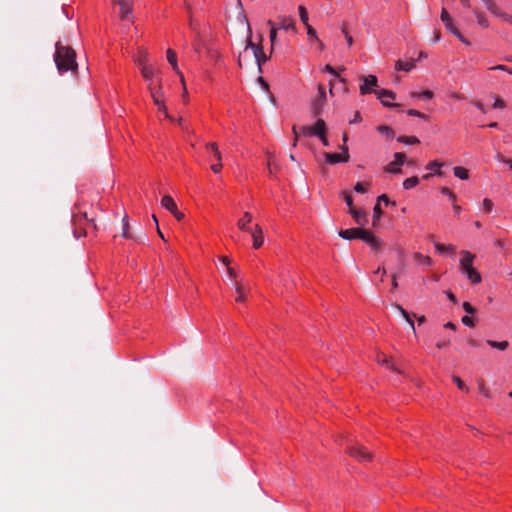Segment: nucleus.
Returning a JSON list of instances; mask_svg holds the SVG:
<instances>
[{
	"instance_id": "1",
	"label": "nucleus",
	"mask_w": 512,
	"mask_h": 512,
	"mask_svg": "<svg viewBox=\"0 0 512 512\" xmlns=\"http://www.w3.org/2000/svg\"><path fill=\"white\" fill-rule=\"evenodd\" d=\"M54 61L60 73L67 71H76L78 68L76 62V53L70 46L63 45L60 41L55 45Z\"/></svg>"
},
{
	"instance_id": "2",
	"label": "nucleus",
	"mask_w": 512,
	"mask_h": 512,
	"mask_svg": "<svg viewBox=\"0 0 512 512\" xmlns=\"http://www.w3.org/2000/svg\"><path fill=\"white\" fill-rule=\"evenodd\" d=\"M251 49L253 51V55L258 66V71L262 72V65L268 61V57L263 51V47L261 45L254 44L249 36L247 39V44L245 46V50Z\"/></svg>"
},
{
	"instance_id": "3",
	"label": "nucleus",
	"mask_w": 512,
	"mask_h": 512,
	"mask_svg": "<svg viewBox=\"0 0 512 512\" xmlns=\"http://www.w3.org/2000/svg\"><path fill=\"white\" fill-rule=\"evenodd\" d=\"M347 453L359 462H369L372 459L371 452L359 443L349 446Z\"/></svg>"
},
{
	"instance_id": "4",
	"label": "nucleus",
	"mask_w": 512,
	"mask_h": 512,
	"mask_svg": "<svg viewBox=\"0 0 512 512\" xmlns=\"http://www.w3.org/2000/svg\"><path fill=\"white\" fill-rule=\"evenodd\" d=\"M325 102H326L325 89L322 85H319L318 86V96L312 104V111H313L314 116H319L321 114Z\"/></svg>"
},
{
	"instance_id": "5",
	"label": "nucleus",
	"mask_w": 512,
	"mask_h": 512,
	"mask_svg": "<svg viewBox=\"0 0 512 512\" xmlns=\"http://www.w3.org/2000/svg\"><path fill=\"white\" fill-rule=\"evenodd\" d=\"M367 230L363 228H349L340 230L338 235L345 240L361 239L365 236Z\"/></svg>"
},
{
	"instance_id": "6",
	"label": "nucleus",
	"mask_w": 512,
	"mask_h": 512,
	"mask_svg": "<svg viewBox=\"0 0 512 512\" xmlns=\"http://www.w3.org/2000/svg\"><path fill=\"white\" fill-rule=\"evenodd\" d=\"M363 84L360 85V94L365 95L368 93H374V87L378 85V79L375 75L363 76Z\"/></svg>"
},
{
	"instance_id": "7",
	"label": "nucleus",
	"mask_w": 512,
	"mask_h": 512,
	"mask_svg": "<svg viewBox=\"0 0 512 512\" xmlns=\"http://www.w3.org/2000/svg\"><path fill=\"white\" fill-rule=\"evenodd\" d=\"M375 95L377 96L378 99L381 100L382 104L386 107H399L400 104L398 103H390L386 100H389L390 99H395L396 98V94L391 91V90H387V89H379V90H376L374 91Z\"/></svg>"
},
{
	"instance_id": "8",
	"label": "nucleus",
	"mask_w": 512,
	"mask_h": 512,
	"mask_svg": "<svg viewBox=\"0 0 512 512\" xmlns=\"http://www.w3.org/2000/svg\"><path fill=\"white\" fill-rule=\"evenodd\" d=\"M206 148L213 152V155L217 161V163L211 165V170L214 173H219L223 167L222 165V156L218 149V145L215 142L206 144Z\"/></svg>"
},
{
	"instance_id": "9",
	"label": "nucleus",
	"mask_w": 512,
	"mask_h": 512,
	"mask_svg": "<svg viewBox=\"0 0 512 512\" xmlns=\"http://www.w3.org/2000/svg\"><path fill=\"white\" fill-rule=\"evenodd\" d=\"M120 7V18L121 20L128 21L132 15V5L129 0H113Z\"/></svg>"
},
{
	"instance_id": "10",
	"label": "nucleus",
	"mask_w": 512,
	"mask_h": 512,
	"mask_svg": "<svg viewBox=\"0 0 512 512\" xmlns=\"http://www.w3.org/2000/svg\"><path fill=\"white\" fill-rule=\"evenodd\" d=\"M405 159V154L400 152L395 153L394 161H392L385 167V171L389 173H401L402 170L400 168H395V166L402 165L405 162Z\"/></svg>"
},
{
	"instance_id": "11",
	"label": "nucleus",
	"mask_w": 512,
	"mask_h": 512,
	"mask_svg": "<svg viewBox=\"0 0 512 512\" xmlns=\"http://www.w3.org/2000/svg\"><path fill=\"white\" fill-rule=\"evenodd\" d=\"M138 65L141 68V73L143 77L150 81L154 77V75L157 73V70H155L152 66L146 65V55L143 56V58H140L137 60Z\"/></svg>"
},
{
	"instance_id": "12",
	"label": "nucleus",
	"mask_w": 512,
	"mask_h": 512,
	"mask_svg": "<svg viewBox=\"0 0 512 512\" xmlns=\"http://www.w3.org/2000/svg\"><path fill=\"white\" fill-rule=\"evenodd\" d=\"M324 157L327 163L336 164L340 162H347L350 158L349 153L346 154H338V153H329L325 152Z\"/></svg>"
},
{
	"instance_id": "13",
	"label": "nucleus",
	"mask_w": 512,
	"mask_h": 512,
	"mask_svg": "<svg viewBox=\"0 0 512 512\" xmlns=\"http://www.w3.org/2000/svg\"><path fill=\"white\" fill-rule=\"evenodd\" d=\"M249 233L251 234L253 239V247L255 249L260 248L264 242L262 228L258 224H256L254 230L251 229V232Z\"/></svg>"
},
{
	"instance_id": "14",
	"label": "nucleus",
	"mask_w": 512,
	"mask_h": 512,
	"mask_svg": "<svg viewBox=\"0 0 512 512\" xmlns=\"http://www.w3.org/2000/svg\"><path fill=\"white\" fill-rule=\"evenodd\" d=\"M363 241L366 242L372 250L379 251L382 247V242L378 239L373 233L367 230L365 236L363 237Z\"/></svg>"
},
{
	"instance_id": "15",
	"label": "nucleus",
	"mask_w": 512,
	"mask_h": 512,
	"mask_svg": "<svg viewBox=\"0 0 512 512\" xmlns=\"http://www.w3.org/2000/svg\"><path fill=\"white\" fill-rule=\"evenodd\" d=\"M349 213L351 214L354 221L360 226H365L366 223L368 222L367 214L363 210L351 208V210H349Z\"/></svg>"
},
{
	"instance_id": "16",
	"label": "nucleus",
	"mask_w": 512,
	"mask_h": 512,
	"mask_svg": "<svg viewBox=\"0 0 512 512\" xmlns=\"http://www.w3.org/2000/svg\"><path fill=\"white\" fill-rule=\"evenodd\" d=\"M462 258L460 260L461 269L463 272L466 270L473 268V260L475 258V255L470 253L469 251H462Z\"/></svg>"
},
{
	"instance_id": "17",
	"label": "nucleus",
	"mask_w": 512,
	"mask_h": 512,
	"mask_svg": "<svg viewBox=\"0 0 512 512\" xmlns=\"http://www.w3.org/2000/svg\"><path fill=\"white\" fill-rule=\"evenodd\" d=\"M167 60L171 64L177 75L180 77L181 82L184 83V75L178 69L176 53L172 49L167 50Z\"/></svg>"
},
{
	"instance_id": "18",
	"label": "nucleus",
	"mask_w": 512,
	"mask_h": 512,
	"mask_svg": "<svg viewBox=\"0 0 512 512\" xmlns=\"http://www.w3.org/2000/svg\"><path fill=\"white\" fill-rule=\"evenodd\" d=\"M277 19H278V23H276V26L278 25V27L280 29H283V30H289V29L295 30V22H294V20L291 17L279 16Z\"/></svg>"
},
{
	"instance_id": "19",
	"label": "nucleus",
	"mask_w": 512,
	"mask_h": 512,
	"mask_svg": "<svg viewBox=\"0 0 512 512\" xmlns=\"http://www.w3.org/2000/svg\"><path fill=\"white\" fill-rule=\"evenodd\" d=\"M252 221V215L249 212H245L243 217L238 220L237 226L240 230L245 232H251V229L249 228V224Z\"/></svg>"
},
{
	"instance_id": "20",
	"label": "nucleus",
	"mask_w": 512,
	"mask_h": 512,
	"mask_svg": "<svg viewBox=\"0 0 512 512\" xmlns=\"http://www.w3.org/2000/svg\"><path fill=\"white\" fill-rule=\"evenodd\" d=\"M311 127V136H320L326 133V124L324 120L318 119L314 126Z\"/></svg>"
},
{
	"instance_id": "21",
	"label": "nucleus",
	"mask_w": 512,
	"mask_h": 512,
	"mask_svg": "<svg viewBox=\"0 0 512 512\" xmlns=\"http://www.w3.org/2000/svg\"><path fill=\"white\" fill-rule=\"evenodd\" d=\"M394 308L401 313V315L405 318L406 322L410 325L411 329L413 330V333L416 334L414 321L411 315L402 306L398 304H395Z\"/></svg>"
},
{
	"instance_id": "22",
	"label": "nucleus",
	"mask_w": 512,
	"mask_h": 512,
	"mask_svg": "<svg viewBox=\"0 0 512 512\" xmlns=\"http://www.w3.org/2000/svg\"><path fill=\"white\" fill-rule=\"evenodd\" d=\"M161 205L170 212H176L177 205L173 198L169 195H165L162 198Z\"/></svg>"
},
{
	"instance_id": "23",
	"label": "nucleus",
	"mask_w": 512,
	"mask_h": 512,
	"mask_svg": "<svg viewBox=\"0 0 512 512\" xmlns=\"http://www.w3.org/2000/svg\"><path fill=\"white\" fill-rule=\"evenodd\" d=\"M464 273L467 275L468 279L474 284L480 283L482 280L480 273L474 268H470L466 270Z\"/></svg>"
},
{
	"instance_id": "24",
	"label": "nucleus",
	"mask_w": 512,
	"mask_h": 512,
	"mask_svg": "<svg viewBox=\"0 0 512 512\" xmlns=\"http://www.w3.org/2000/svg\"><path fill=\"white\" fill-rule=\"evenodd\" d=\"M414 66H415V62L413 60L408 61V62H404V61L398 60L396 62V64H395V69L408 72L411 69H413Z\"/></svg>"
},
{
	"instance_id": "25",
	"label": "nucleus",
	"mask_w": 512,
	"mask_h": 512,
	"mask_svg": "<svg viewBox=\"0 0 512 512\" xmlns=\"http://www.w3.org/2000/svg\"><path fill=\"white\" fill-rule=\"evenodd\" d=\"M149 89H150V91H151V95H152V98H153V100H154L155 105H158V106H159V110L163 111V112L165 113V116H166L167 118H169V119L173 120V119L169 116V114H168V112H167V110H166L165 105L161 103V101H160L159 97L156 95V92L153 90V88H152L150 85H149Z\"/></svg>"
},
{
	"instance_id": "26",
	"label": "nucleus",
	"mask_w": 512,
	"mask_h": 512,
	"mask_svg": "<svg viewBox=\"0 0 512 512\" xmlns=\"http://www.w3.org/2000/svg\"><path fill=\"white\" fill-rule=\"evenodd\" d=\"M487 344L490 347L501 350V351H504L509 347V342L506 340L500 341V342L494 341V340H487Z\"/></svg>"
},
{
	"instance_id": "27",
	"label": "nucleus",
	"mask_w": 512,
	"mask_h": 512,
	"mask_svg": "<svg viewBox=\"0 0 512 512\" xmlns=\"http://www.w3.org/2000/svg\"><path fill=\"white\" fill-rule=\"evenodd\" d=\"M237 6H238V7H239V9H240V12H239V16H238V18H239V20H240L242 23H244V24H246V25H247L248 32H249V34L251 35V28H250V25H249V23H248V18H247V16H246V14L244 13L243 5H242L241 0H237Z\"/></svg>"
},
{
	"instance_id": "28",
	"label": "nucleus",
	"mask_w": 512,
	"mask_h": 512,
	"mask_svg": "<svg viewBox=\"0 0 512 512\" xmlns=\"http://www.w3.org/2000/svg\"><path fill=\"white\" fill-rule=\"evenodd\" d=\"M122 222H123V229H122V236L126 239H133V235L130 233L129 231V219H128V216L125 215L122 219Z\"/></svg>"
},
{
	"instance_id": "29",
	"label": "nucleus",
	"mask_w": 512,
	"mask_h": 512,
	"mask_svg": "<svg viewBox=\"0 0 512 512\" xmlns=\"http://www.w3.org/2000/svg\"><path fill=\"white\" fill-rule=\"evenodd\" d=\"M454 175L462 180H466L469 177V172L466 168L457 166L453 169Z\"/></svg>"
},
{
	"instance_id": "30",
	"label": "nucleus",
	"mask_w": 512,
	"mask_h": 512,
	"mask_svg": "<svg viewBox=\"0 0 512 512\" xmlns=\"http://www.w3.org/2000/svg\"><path fill=\"white\" fill-rule=\"evenodd\" d=\"M382 209L380 207V204L379 203H376V205L374 206L373 208V222H372V225L373 227H376L381 216H382Z\"/></svg>"
},
{
	"instance_id": "31",
	"label": "nucleus",
	"mask_w": 512,
	"mask_h": 512,
	"mask_svg": "<svg viewBox=\"0 0 512 512\" xmlns=\"http://www.w3.org/2000/svg\"><path fill=\"white\" fill-rule=\"evenodd\" d=\"M486 8L495 16L500 14V9L493 0H482Z\"/></svg>"
},
{
	"instance_id": "32",
	"label": "nucleus",
	"mask_w": 512,
	"mask_h": 512,
	"mask_svg": "<svg viewBox=\"0 0 512 512\" xmlns=\"http://www.w3.org/2000/svg\"><path fill=\"white\" fill-rule=\"evenodd\" d=\"M474 14L476 16L477 23L480 26H482L483 28H487L489 26L488 20L486 19L485 15L482 12L475 10Z\"/></svg>"
},
{
	"instance_id": "33",
	"label": "nucleus",
	"mask_w": 512,
	"mask_h": 512,
	"mask_svg": "<svg viewBox=\"0 0 512 512\" xmlns=\"http://www.w3.org/2000/svg\"><path fill=\"white\" fill-rule=\"evenodd\" d=\"M414 258L418 263L430 266L432 264V259L429 256L422 255L420 253H415Z\"/></svg>"
},
{
	"instance_id": "34",
	"label": "nucleus",
	"mask_w": 512,
	"mask_h": 512,
	"mask_svg": "<svg viewBox=\"0 0 512 512\" xmlns=\"http://www.w3.org/2000/svg\"><path fill=\"white\" fill-rule=\"evenodd\" d=\"M418 183H419L418 177L412 176V177H409L404 180L403 187L405 189H411V188L415 187Z\"/></svg>"
},
{
	"instance_id": "35",
	"label": "nucleus",
	"mask_w": 512,
	"mask_h": 512,
	"mask_svg": "<svg viewBox=\"0 0 512 512\" xmlns=\"http://www.w3.org/2000/svg\"><path fill=\"white\" fill-rule=\"evenodd\" d=\"M397 140L401 143L411 144V145L418 144L420 142L419 139L414 136H400Z\"/></svg>"
},
{
	"instance_id": "36",
	"label": "nucleus",
	"mask_w": 512,
	"mask_h": 512,
	"mask_svg": "<svg viewBox=\"0 0 512 512\" xmlns=\"http://www.w3.org/2000/svg\"><path fill=\"white\" fill-rule=\"evenodd\" d=\"M235 290L238 294L236 301L243 302L245 300L244 288L239 282H235Z\"/></svg>"
},
{
	"instance_id": "37",
	"label": "nucleus",
	"mask_w": 512,
	"mask_h": 512,
	"mask_svg": "<svg viewBox=\"0 0 512 512\" xmlns=\"http://www.w3.org/2000/svg\"><path fill=\"white\" fill-rule=\"evenodd\" d=\"M441 166L442 164L439 163L438 161H432L426 166V168L428 170L434 171L437 175H442V172L440 170Z\"/></svg>"
},
{
	"instance_id": "38",
	"label": "nucleus",
	"mask_w": 512,
	"mask_h": 512,
	"mask_svg": "<svg viewBox=\"0 0 512 512\" xmlns=\"http://www.w3.org/2000/svg\"><path fill=\"white\" fill-rule=\"evenodd\" d=\"M268 25L271 27V30H270V41L272 43V45L274 44L275 40H276V37H277V27H276V23L272 20H269L268 21Z\"/></svg>"
},
{
	"instance_id": "39",
	"label": "nucleus",
	"mask_w": 512,
	"mask_h": 512,
	"mask_svg": "<svg viewBox=\"0 0 512 512\" xmlns=\"http://www.w3.org/2000/svg\"><path fill=\"white\" fill-rule=\"evenodd\" d=\"M298 11H299V17H300V20L301 22L304 24V25H307L308 24V12L306 10V8L302 5H300L298 7Z\"/></svg>"
},
{
	"instance_id": "40",
	"label": "nucleus",
	"mask_w": 512,
	"mask_h": 512,
	"mask_svg": "<svg viewBox=\"0 0 512 512\" xmlns=\"http://www.w3.org/2000/svg\"><path fill=\"white\" fill-rule=\"evenodd\" d=\"M436 251L443 253L445 251L454 252L455 248L452 245H444L441 243H435L434 244Z\"/></svg>"
},
{
	"instance_id": "41",
	"label": "nucleus",
	"mask_w": 512,
	"mask_h": 512,
	"mask_svg": "<svg viewBox=\"0 0 512 512\" xmlns=\"http://www.w3.org/2000/svg\"><path fill=\"white\" fill-rule=\"evenodd\" d=\"M452 380L454 381V383L457 385V387L462 390V391H465V392H468L469 389L467 387V385L461 380L460 377L456 376V375H453L452 376Z\"/></svg>"
},
{
	"instance_id": "42",
	"label": "nucleus",
	"mask_w": 512,
	"mask_h": 512,
	"mask_svg": "<svg viewBox=\"0 0 512 512\" xmlns=\"http://www.w3.org/2000/svg\"><path fill=\"white\" fill-rule=\"evenodd\" d=\"M446 29L450 31L453 35H455L458 39H462V34L458 31V29L454 26L453 21L449 22L445 25Z\"/></svg>"
},
{
	"instance_id": "43",
	"label": "nucleus",
	"mask_w": 512,
	"mask_h": 512,
	"mask_svg": "<svg viewBox=\"0 0 512 512\" xmlns=\"http://www.w3.org/2000/svg\"><path fill=\"white\" fill-rule=\"evenodd\" d=\"M377 130H378L381 134H384V135H386V136H388V137H393V136H394V132H393V130H392L390 127L386 126V125L378 126V127H377Z\"/></svg>"
},
{
	"instance_id": "44",
	"label": "nucleus",
	"mask_w": 512,
	"mask_h": 512,
	"mask_svg": "<svg viewBox=\"0 0 512 512\" xmlns=\"http://www.w3.org/2000/svg\"><path fill=\"white\" fill-rule=\"evenodd\" d=\"M441 20L442 22H444L445 25L448 24L449 22H452V18L445 8H442L441 10Z\"/></svg>"
},
{
	"instance_id": "45",
	"label": "nucleus",
	"mask_w": 512,
	"mask_h": 512,
	"mask_svg": "<svg viewBox=\"0 0 512 512\" xmlns=\"http://www.w3.org/2000/svg\"><path fill=\"white\" fill-rule=\"evenodd\" d=\"M343 199L346 202L347 206L351 209L353 207V198L349 192L342 193Z\"/></svg>"
},
{
	"instance_id": "46",
	"label": "nucleus",
	"mask_w": 512,
	"mask_h": 512,
	"mask_svg": "<svg viewBox=\"0 0 512 512\" xmlns=\"http://www.w3.org/2000/svg\"><path fill=\"white\" fill-rule=\"evenodd\" d=\"M305 27H306L307 34L309 35V37L316 41H319V38L317 37L315 29L311 25H309V23L307 25H305Z\"/></svg>"
},
{
	"instance_id": "47",
	"label": "nucleus",
	"mask_w": 512,
	"mask_h": 512,
	"mask_svg": "<svg viewBox=\"0 0 512 512\" xmlns=\"http://www.w3.org/2000/svg\"><path fill=\"white\" fill-rule=\"evenodd\" d=\"M462 307L464 311L468 314H474L476 311L475 308L469 302H463Z\"/></svg>"
},
{
	"instance_id": "48",
	"label": "nucleus",
	"mask_w": 512,
	"mask_h": 512,
	"mask_svg": "<svg viewBox=\"0 0 512 512\" xmlns=\"http://www.w3.org/2000/svg\"><path fill=\"white\" fill-rule=\"evenodd\" d=\"M398 273H392L391 274V280H392V283H391V286H392V291H395L397 288H398Z\"/></svg>"
},
{
	"instance_id": "49",
	"label": "nucleus",
	"mask_w": 512,
	"mask_h": 512,
	"mask_svg": "<svg viewBox=\"0 0 512 512\" xmlns=\"http://www.w3.org/2000/svg\"><path fill=\"white\" fill-rule=\"evenodd\" d=\"M462 323L468 327H474L475 323L473 321V319L466 315V316H463L462 319H461Z\"/></svg>"
},
{
	"instance_id": "50",
	"label": "nucleus",
	"mask_w": 512,
	"mask_h": 512,
	"mask_svg": "<svg viewBox=\"0 0 512 512\" xmlns=\"http://www.w3.org/2000/svg\"><path fill=\"white\" fill-rule=\"evenodd\" d=\"M497 17H500L503 21L505 22H508L510 24H512V16L507 14V13H504L500 10V14H497L496 15Z\"/></svg>"
},
{
	"instance_id": "51",
	"label": "nucleus",
	"mask_w": 512,
	"mask_h": 512,
	"mask_svg": "<svg viewBox=\"0 0 512 512\" xmlns=\"http://www.w3.org/2000/svg\"><path fill=\"white\" fill-rule=\"evenodd\" d=\"M483 206L486 212H491V210L493 209V202L490 199L485 198L483 200Z\"/></svg>"
},
{
	"instance_id": "52",
	"label": "nucleus",
	"mask_w": 512,
	"mask_h": 512,
	"mask_svg": "<svg viewBox=\"0 0 512 512\" xmlns=\"http://www.w3.org/2000/svg\"><path fill=\"white\" fill-rule=\"evenodd\" d=\"M441 193H442V194H445V195H447V196H449V198H450L452 201H455V199H456V195H455V194H454V193H453L449 188H447V187H443V188L441 189Z\"/></svg>"
},
{
	"instance_id": "53",
	"label": "nucleus",
	"mask_w": 512,
	"mask_h": 512,
	"mask_svg": "<svg viewBox=\"0 0 512 512\" xmlns=\"http://www.w3.org/2000/svg\"><path fill=\"white\" fill-rule=\"evenodd\" d=\"M450 344V339L447 338V339H443V340H440L436 343V347L438 349H443V348H446L447 346H449Z\"/></svg>"
},
{
	"instance_id": "54",
	"label": "nucleus",
	"mask_w": 512,
	"mask_h": 512,
	"mask_svg": "<svg viewBox=\"0 0 512 512\" xmlns=\"http://www.w3.org/2000/svg\"><path fill=\"white\" fill-rule=\"evenodd\" d=\"M506 104L500 97H495V102L493 104L494 108H505Z\"/></svg>"
},
{
	"instance_id": "55",
	"label": "nucleus",
	"mask_w": 512,
	"mask_h": 512,
	"mask_svg": "<svg viewBox=\"0 0 512 512\" xmlns=\"http://www.w3.org/2000/svg\"><path fill=\"white\" fill-rule=\"evenodd\" d=\"M407 113L410 116H415V117H420V118H425L426 117L423 113H421L420 111L415 110V109H409L407 111Z\"/></svg>"
},
{
	"instance_id": "56",
	"label": "nucleus",
	"mask_w": 512,
	"mask_h": 512,
	"mask_svg": "<svg viewBox=\"0 0 512 512\" xmlns=\"http://www.w3.org/2000/svg\"><path fill=\"white\" fill-rule=\"evenodd\" d=\"M194 0H184V6L187 10L188 14L191 16L192 14V5Z\"/></svg>"
},
{
	"instance_id": "57",
	"label": "nucleus",
	"mask_w": 512,
	"mask_h": 512,
	"mask_svg": "<svg viewBox=\"0 0 512 512\" xmlns=\"http://www.w3.org/2000/svg\"><path fill=\"white\" fill-rule=\"evenodd\" d=\"M354 190L358 193H365L367 190L361 182H357L354 186Z\"/></svg>"
},
{
	"instance_id": "58",
	"label": "nucleus",
	"mask_w": 512,
	"mask_h": 512,
	"mask_svg": "<svg viewBox=\"0 0 512 512\" xmlns=\"http://www.w3.org/2000/svg\"><path fill=\"white\" fill-rule=\"evenodd\" d=\"M362 121V117L358 111L355 112L353 119L349 121L350 124L360 123Z\"/></svg>"
},
{
	"instance_id": "59",
	"label": "nucleus",
	"mask_w": 512,
	"mask_h": 512,
	"mask_svg": "<svg viewBox=\"0 0 512 512\" xmlns=\"http://www.w3.org/2000/svg\"><path fill=\"white\" fill-rule=\"evenodd\" d=\"M492 70H501V71H506L508 72L509 74H512V70H510L507 66L505 65H496L494 67L491 68Z\"/></svg>"
},
{
	"instance_id": "60",
	"label": "nucleus",
	"mask_w": 512,
	"mask_h": 512,
	"mask_svg": "<svg viewBox=\"0 0 512 512\" xmlns=\"http://www.w3.org/2000/svg\"><path fill=\"white\" fill-rule=\"evenodd\" d=\"M227 272H228V275H229V277L231 279H235L237 277V271L234 268L228 266L227 267Z\"/></svg>"
},
{
	"instance_id": "61",
	"label": "nucleus",
	"mask_w": 512,
	"mask_h": 512,
	"mask_svg": "<svg viewBox=\"0 0 512 512\" xmlns=\"http://www.w3.org/2000/svg\"><path fill=\"white\" fill-rule=\"evenodd\" d=\"M420 97L424 99H431L433 97V92L430 90H425L420 94Z\"/></svg>"
},
{
	"instance_id": "62",
	"label": "nucleus",
	"mask_w": 512,
	"mask_h": 512,
	"mask_svg": "<svg viewBox=\"0 0 512 512\" xmlns=\"http://www.w3.org/2000/svg\"><path fill=\"white\" fill-rule=\"evenodd\" d=\"M479 390H480L481 393H483V395L486 398H490L491 397L490 392L485 388V386L483 384L479 385Z\"/></svg>"
},
{
	"instance_id": "63",
	"label": "nucleus",
	"mask_w": 512,
	"mask_h": 512,
	"mask_svg": "<svg viewBox=\"0 0 512 512\" xmlns=\"http://www.w3.org/2000/svg\"><path fill=\"white\" fill-rule=\"evenodd\" d=\"M378 362L381 363V364L388 365L389 364V358L386 355L382 354L381 356H379Z\"/></svg>"
},
{
	"instance_id": "64",
	"label": "nucleus",
	"mask_w": 512,
	"mask_h": 512,
	"mask_svg": "<svg viewBox=\"0 0 512 512\" xmlns=\"http://www.w3.org/2000/svg\"><path fill=\"white\" fill-rule=\"evenodd\" d=\"M301 133L304 135H311V127L310 126H302L300 128Z\"/></svg>"
}]
</instances>
